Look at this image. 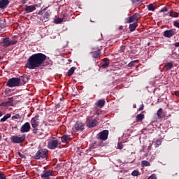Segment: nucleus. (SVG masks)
I'll return each instance as SVG.
<instances>
[{"instance_id":"1","label":"nucleus","mask_w":179,"mask_h":179,"mask_svg":"<svg viewBox=\"0 0 179 179\" xmlns=\"http://www.w3.org/2000/svg\"><path fill=\"white\" fill-rule=\"evenodd\" d=\"M46 58L47 56L43 53L32 55L28 59L27 67H28L29 69H36V68H38V66L45 61Z\"/></svg>"},{"instance_id":"2","label":"nucleus","mask_w":179,"mask_h":179,"mask_svg":"<svg viewBox=\"0 0 179 179\" xmlns=\"http://www.w3.org/2000/svg\"><path fill=\"white\" fill-rule=\"evenodd\" d=\"M61 146V138H55L52 140H50L48 142V149H57V148H59Z\"/></svg>"},{"instance_id":"3","label":"nucleus","mask_w":179,"mask_h":179,"mask_svg":"<svg viewBox=\"0 0 179 179\" xmlns=\"http://www.w3.org/2000/svg\"><path fill=\"white\" fill-rule=\"evenodd\" d=\"M17 43V41H10L9 38H3L0 41V45L3 47H9V45H15Z\"/></svg>"},{"instance_id":"4","label":"nucleus","mask_w":179,"mask_h":179,"mask_svg":"<svg viewBox=\"0 0 179 179\" xmlns=\"http://www.w3.org/2000/svg\"><path fill=\"white\" fill-rule=\"evenodd\" d=\"M20 80H22V79L17 78H13L8 81L7 86H8V87H15L16 86H20Z\"/></svg>"},{"instance_id":"5","label":"nucleus","mask_w":179,"mask_h":179,"mask_svg":"<svg viewBox=\"0 0 179 179\" xmlns=\"http://www.w3.org/2000/svg\"><path fill=\"white\" fill-rule=\"evenodd\" d=\"M47 153H48V150H45V149H42V150H39L36 155H35V158L38 159H47Z\"/></svg>"},{"instance_id":"6","label":"nucleus","mask_w":179,"mask_h":179,"mask_svg":"<svg viewBox=\"0 0 179 179\" xmlns=\"http://www.w3.org/2000/svg\"><path fill=\"white\" fill-rule=\"evenodd\" d=\"M10 139L13 143H22V142H23V141L26 139V136L25 135H22L21 136H12Z\"/></svg>"},{"instance_id":"7","label":"nucleus","mask_w":179,"mask_h":179,"mask_svg":"<svg viewBox=\"0 0 179 179\" xmlns=\"http://www.w3.org/2000/svg\"><path fill=\"white\" fill-rule=\"evenodd\" d=\"M85 129V124L80 122H77L73 127V131L78 132V131H83Z\"/></svg>"},{"instance_id":"8","label":"nucleus","mask_w":179,"mask_h":179,"mask_svg":"<svg viewBox=\"0 0 179 179\" xmlns=\"http://www.w3.org/2000/svg\"><path fill=\"white\" fill-rule=\"evenodd\" d=\"M141 19V15L139 13H135L131 17H127L126 19L127 23H132V22H138Z\"/></svg>"},{"instance_id":"9","label":"nucleus","mask_w":179,"mask_h":179,"mask_svg":"<svg viewBox=\"0 0 179 179\" xmlns=\"http://www.w3.org/2000/svg\"><path fill=\"white\" fill-rule=\"evenodd\" d=\"M40 124V119L38 116H35L31 120V125L32 128H37Z\"/></svg>"},{"instance_id":"10","label":"nucleus","mask_w":179,"mask_h":179,"mask_svg":"<svg viewBox=\"0 0 179 179\" xmlns=\"http://www.w3.org/2000/svg\"><path fill=\"white\" fill-rule=\"evenodd\" d=\"M52 171H43V173L41 175L42 179H50V177L52 176Z\"/></svg>"},{"instance_id":"11","label":"nucleus","mask_w":179,"mask_h":179,"mask_svg":"<svg viewBox=\"0 0 179 179\" xmlns=\"http://www.w3.org/2000/svg\"><path fill=\"white\" fill-rule=\"evenodd\" d=\"M30 128H31L30 123L26 122L24 124H23L21 127L20 132H22V134H24L26 132H29V131H30Z\"/></svg>"},{"instance_id":"12","label":"nucleus","mask_w":179,"mask_h":179,"mask_svg":"<svg viewBox=\"0 0 179 179\" xmlns=\"http://www.w3.org/2000/svg\"><path fill=\"white\" fill-rule=\"evenodd\" d=\"M176 34V29H170L166 30L164 32V37H167V38H170L173 37Z\"/></svg>"},{"instance_id":"13","label":"nucleus","mask_w":179,"mask_h":179,"mask_svg":"<svg viewBox=\"0 0 179 179\" xmlns=\"http://www.w3.org/2000/svg\"><path fill=\"white\" fill-rule=\"evenodd\" d=\"M108 138V130H103V131L99 133V139H101V141H107Z\"/></svg>"},{"instance_id":"14","label":"nucleus","mask_w":179,"mask_h":179,"mask_svg":"<svg viewBox=\"0 0 179 179\" xmlns=\"http://www.w3.org/2000/svg\"><path fill=\"white\" fill-rule=\"evenodd\" d=\"M97 125V120L96 119L89 120L87 123V127L88 128H93Z\"/></svg>"},{"instance_id":"15","label":"nucleus","mask_w":179,"mask_h":179,"mask_svg":"<svg viewBox=\"0 0 179 179\" xmlns=\"http://www.w3.org/2000/svg\"><path fill=\"white\" fill-rule=\"evenodd\" d=\"M24 10L27 13H30L31 12H34V10H36V6H25Z\"/></svg>"},{"instance_id":"16","label":"nucleus","mask_w":179,"mask_h":179,"mask_svg":"<svg viewBox=\"0 0 179 179\" xmlns=\"http://www.w3.org/2000/svg\"><path fill=\"white\" fill-rule=\"evenodd\" d=\"M9 5V0H0L1 9H5Z\"/></svg>"},{"instance_id":"17","label":"nucleus","mask_w":179,"mask_h":179,"mask_svg":"<svg viewBox=\"0 0 179 179\" xmlns=\"http://www.w3.org/2000/svg\"><path fill=\"white\" fill-rule=\"evenodd\" d=\"M174 66V64L173 62H169L164 64V68L166 69V71H170Z\"/></svg>"},{"instance_id":"18","label":"nucleus","mask_w":179,"mask_h":179,"mask_svg":"<svg viewBox=\"0 0 179 179\" xmlns=\"http://www.w3.org/2000/svg\"><path fill=\"white\" fill-rule=\"evenodd\" d=\"M110 64V60L108 59H104L103 62L101 64V68H103V69H105V68H107Z\"/></svg>"},{"instance_id":"19","label":"nucleus","mask_w":179,"mask_h":179,"mask_svg":"<svg viewBox=\"0 0 179 179\" xmlns=\"http://www.w3.org/2000/svg\"><path fill=\"white\" fill-rule=\"evenodd\" d=\"M60 141H61L62 142H63L64 143H65V142H68V141H71V136L64 135V136H62V138H60Z\"/></svg>"},{"instance_id":"20","label":"nucleus","mask_w":179,"mask_h":179,"mask_svg":"<svg viewBox=\"0 0 179 179\" xmlns=\"http://www.w3.org/2000/svg\"><path fill=\"white\" fill-rule=\"evenodd\" d=\"M106 101L104 99H100L96 103V106H97V107H104Z\"/></svg>"},{"instance_id":"21","label":"nucleus","mask_w":179,"mask_h":179,"mask_svg":"<svg viewBox=\"0 0 179 179\" xmlns=\"http://www.w3.org/2000/svg\"><path fill=\"white\" fill-rule=\"evenodd\" d=\"M136 27H138V23L134 22L129 25L130 31H135Z\"/></svg>"},{"instance_id":"22","label":"nucleus","mask_w":179,"mask_h":179,"mask_svg":"<svg viewBox=\"0 0 179 179\" xmlns=\"http://www.w3.org/2000/svg\"><path fill=\"white\" fill-rule=\"evenodd\" d=\"M50 19V13L48 12L45 13L44 16L41 17V20L47 22Z\"/></svg>"},{"instance_id":"23","label":"nucleus","mask_w":179,"mask_h":179,"mask_svg":"<svg viewBox=\"0 0 179 179\" xmlns=\"http://www.w3.org/2000/svg\"><path fill=\"white\" fill-rule=\"evenodd\" d=\"M11 115L10 113H8L6 115H5L1 120V122H5V121H6V120H8V118H10Z\"/></svg>"},{"instance_id":"24","label":"nucleus","mask_w":179,"mask_h":179,"mask_svg":"<svg viewBox=\"0 0 179 179\" xmlns=\"http://www.w3.org/2000/svg\"><path fill=\"white\" fill-rule=\"evenodd\" d=\"M75 69H76V67H71L69 71H68V76H72V75H73L74 72H75Z\"/></svg>"},{"instance_id":"25","label":"nucleus","mask_w":179,"mask_h":179,"mask_svg":"<svg viewBox=\"0 0 179 179\" xmlns=\"http://www.w3.org/2000/svg\"><path fill=\"white\" fill-rule=\"evenodd\" d=\"M142 167H148L150 166V163L146 160H144L141 162Z\"/></svg>"},{"instance_id":"26","label":"nucleus","mask_w":179,"mask_h":179,"mask_svg":"<svg viewBox=\"0 0 179 179\" xmlns=\"http://www.w3.org/2000/svg\"><path fill=\"white\" fill-rule=\"evenodd\" d=\"M145 117V115L143 114H138L136 117L137 121H142L143 118Z\"/></svg>"},{"instance_id":"27","label":"nucleus","mask_w":179,"mask_h":179,"mask_svg":"<svg viewBox=\"0 0 179 179\" xmlns=\"http://www.w3.org/2000/svg\"><path fill=\"white\" fill-rule=\"evenodd\" d=\"M169 16H171V17H178L179 14L177 12H171L169 13Z\"/></svg>"},{"instance_id":"28","label":"nucleus","mask_w":179,"mask_h":179,"mask_svg":"<svg viewBox=\"0 0 179 179\" xmlns=\"http://www.w3.org/2000/svg\"><path fill=\"white\" fill-rule=\"evenodd\" d=\"M163 113V109L162 108H160L157 112V117L158 118H162V114Z\"/></svg>"},{"instance_id":"29","label":"nucleus","mask_w":179,"mask_h":179,"mask_svg":"<svg viewBox=\"0 0 179 179\" xmlns=\"http://www.w3.org/2000/svg\"><path fill=\"white\" fill-rule=\"evenodd\" d=\"M139 171L138 170H134L132 171L131 173V176H133V177H138V176H139Z\"/></svg>"},{"instance_id":"30","label":"nucleus","mask_w":179,"mask_h":179,"mask_svg":"<svg viewBox=\"0 0 179 179\" xmlns=\"http://www.w3.org/2000/svg\"><path fill=\"white\" fill-rule=\"evenodd\" d=\"M62 22H64V19L63 18H57L56 20H55V23H56V24H59V23H62Z\"/></svg>"},{"instance_id":"31","label":"nucleus","mask_w":179,"mask_h":179,"mask_svg":"<svg viewBox=\"0 0 179 179\" xmlns=\"http://www.w3.org/2000/svg\"><path fill=\"white\" fill-rule=\"evenodd\" d=\"M136 62H139V60H134L131 62L130 63H129L128 66L130 68H132V66H134L135 65Z\"/></svg>"},{"instance_id":"32","label":"nucleus","mask_w":179,"mask_h":179,"mask_svg":"<svg viewBox=\"0 0 179 179\" xmlns=\"http://www.w3.org/2000/svg\"><path fill=\"white\" fill-rule=\"evenodd\" d=\"M22 118V116L19 114H16L12 117V120H20Z\"/></svg>"},{"instance_id":"33","label":"nucleus","mask_w":179,"mask_h":179,"mask_svg":"<svg viewBox=\"0 0 179 179\" xmlns=\"http://www.w3.org/2000/svg\"><path fill=\"white\" fill-rule=\"evenodd\" d=\"M131 2L134 5H139L142 2V0H131Z\"/></svg>"},{"instance_id":"34","label":"nucleus","mask_w":179,"mask_h":179,"mask_svg":"<svg viewBox=\"0 0 179 179\" xmlns=\"http://www.w3.org/2000/svg\"><path fill=\"white\" fill-rule=\"evenodd\" d=\"M33 133H34L35 135H38V136L41 135V134H38V129H37V127L34 128V129H33Z\"/></svg>"},{"instance_id":"35","label":"nucleus","mask_w":179,"mask_h":179,"mask_svg":"<svg viewBox=\"0 0 179 179\" xmlns=\"http://www.w3.org/2000/svg\"><path fill=\"white\" fill-rule=\"evenodd\" d=\"M100 53L99 52H94L92 55L93 58H99Z\"/></svg>"},{"instance_id":"36","label":"nucleus","mask_w":179,"mask_h":179,"mask_svg":"<svg viewBox=\"0 0 179 179\" xmlns=\"http://www.w3.org/2000/svg\"><path fill=\"white\" fill-rule=\"evenodd\" d=\"M160 145H162V141L157 140V141H155V146H156V148L160 146Z\"/></svg>"},{"instance_id":"37","label":"nucleus","mask_w":179,"mask_h":179,"mask_svg":"<svg viewBox=\"0 0 179 179\" xmlns=\"http://www.w3.org/2000/svg\"><path fill=\"white\" fill-rule=\"evenodd\" d=\"M148 10H155V6H153L152 3L148 6Z\"/></svg>"},{"instance_id":"38","label":"nucleus","mask_w":179,"mask_h":179,"mask_svg":"<svg viewBox=\"0 0 179 179\" xmlns=\"http://www.w3.org/2000/svg\"><path fill=\"white\" fill-rule=\"evenodd\" d=\"M173 24H174L175 27H178V29H179V22H178L175 21L173 22Z\"/></svg>"},{"instance_id":"39","label":"nucleus","mask_w":179,"mask_h":179,"mask_svg":"<svg viewBox=\"0 0 179 179\" xmlns=\"http://www.w3.org/2000/svg\"><path fill=\"white\" fill-rule=\"evenodd\" d=\"M0 179H6V177H5V175H3V173H0Z\"/></svg>"},{"instance_id":"40","label":"nucleus","mask_w":179,"mask_h":179,"mask_svg":"<svg viewBox=\"0 0 179 179\" xmlns=\"http://www.w3.org/2000/svg\"><path fill=\"white\" fill-rule=\"evenodd\" d=\"M122 145H121V143H118L117 144V149H122Z\"/></svg>"},{"instance_id":"41","label":"nucleus","mask_w":179,"mask_h":179,"mask_svg":"<svg viewBox=\"0 0 179 179\" xmlns=\"http://www.w3.org/2000/svg\"><path fill=\"white\" fill-rule=\"evenodd\" d=\"M167 10H169L167 9V8L165 7L161 10V12H167Z\"/></svg>"},{"instance_id":"42","label":"nucleus","mask_w":179,"mask_h":179,"mask_svg":"<svg viewBox=\"0 0 179 179\" xmlns=\"http://www.w3.org/2000/svg\"><path fill=\"white\" fill-rule=\"evenodd\" d=\"M27 80V78H22V82H24V83H26L27 82V80Z\"/></svg>"},{"instance_id":"43","label":"nucleus","mask_w":179,"mask_h":179,"mask_svg":"<svg viewBox=\"0 0 179 179\" xmlns=\"http://www.w3.org/2000/svg\"><path fill=\"white\" fill-rule=\"evenodd\" d=\"M143 110V105H141V106L138 108V111H142Z\"/></svg>"},{"instance_id":"44","label":"nucleus","mask_w":179,"mask_h":179,"mask_svg":"<svg viewBox=\"0 0 179 179\" xmlns=\"http://www.w3.org/2000/svg\"><path fill=\"white\" fill-rule=\"evenodd\" d=\"M175 47H179V42L174 43Z\"/></svg>"},{"instance_id":"45","label":"nucleus","mask_w":179,"mask_h":179,"mask_svg":"<svg viewBox=\"0 0 179 179\" xmlns=\"http://www.w3.org/2000/svg\"><path fill=\"white\" fill-rule=\"evenodd\" d=\"M1 29H3L5 27V25L3 24H0Z\"/></svg>"},{"instance_id":"46","label":"nucleus","mask_w":179,"mask_h":179,"mask_svg":"<svg viewBox=\"0 0 179 179\" xmlns=\"http://www.w3.org/2000/svg\"><path fill=\"white\" fill-rule=\"evenodd\" d=\"M38 13V15H43V10H40Z\"/></svg>"},{"instance_id":"47","label":"nucleus","mask_w":179,"mask_h":179,"mask_svg":"<svg viewBox=\"0 0 179 179\" xmlns=\"http://www.w3.org/2000/svg\"><path fill=\"white\" fill-rule=\"evenodd\" d=\"M19 156L20 157H22V155L20 154V152H19Z\"/></svg>"},{"instance_id":"48","label":"nucleus","mask_w":179,"mask_h":179,"mask_svg":"<svg viewBox=\"0 0 179 179\" xmlns=\"http://www.w3.org/2000/svg\"><path fill=\"white\" fill-rule=\"evenodd\" d=\"M120 30H122V26H120L119 28Z\"/></svg>"},{"instance_id":"49","label":"nucleus","mask_w":179,"mask_h":179,"mask_svg":"<svg viewBox=\"0 0 179 179\" xmlns=\"http://www.w3.org/2000/svg\"><path fill=\"white\" fill-rule=\"evenodd\" d=\"M0 117H2V112L0 111Z\"/></svg>"},{"instance_id":"50","label":"nucleus","mask_w":179,"mask_h":179,"mask_svg":"<svg viewBox=\"0 0 179 179\" xmlns=\"http://www.w3.org/2000/svg\"><path fill=\"white\" fill-rule=\"evenodd\" d=\"M3 57L2 56H0V59H2Z\"/></svg>"},{"instance_id":"51","label":"nucleus","mask_w":179,"mask_h":179,"mask_svg":"<svg viewBox=\"0 0 179 179\" xmlns=\"http://www.w3.org/2000/svg\"><path fill=\"white\" fill-rule=\"evenodd\" d=\"M134 108H136V106H134Z\"/></svg>"},{"instance_id":"52","label":"nucleus","mask_w":179,"mask_h":179,"mask_svg":"<svg viewBox=\"0 0 179 179\" xmlns=\"http://www.w3.org/2000/svg\"><path fill=\"white\" fill-rule=\"evenodd\" d=\"M38 134H41H41H42V133H41V132H40V131H38Z\"/></svg>"},{"instance_id":"53","label":"nucleus","mask_w":179,"mask_h":179,"mask_svg":"<svg viewBox=\"0 0 179 179\" xmlns=\"http://www.w3.org/2000/svg\"><path fill=\"white\" fill-rule=\"evenodd\" d=\"M10 100H12V98H10Z\"/></svg>"},{"instance_id":"54","label":"nucleus","mask_w":179,"mask_h":179,"mask_svg":"<svg viewBox=\"0 0 179 179\" xmlns=\"http://www.w3.org/2000/svg\"><path fill=\"white\" fill-rule=\"evenodd\" d=\"M0 139H1V134H0Z\"/></svg>"}]
</instances>
